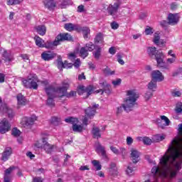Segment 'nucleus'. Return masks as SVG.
I'll return each instance as SVG.
<instances>
[{
    "mask_svg": "<svg viewBox=\"0 0 182 182\" xmlns=\"http://www.w3.org/2000/svg\"><path fill=\"white\" fill-rule=\"evenodd\" d=\"M159 166H154L151 173L155 177H166L168 180L176 178L182 168V124L178 125V136L172 139L167 151L160 159Z\"/></svg>",
    "mask_w": 182,
    "mask_h": 182,
    "instance_id": "obj_1",
    "label": "nucleus"
},
{
    "mask_svg": "<svg viewBox=\"0 0 182 182\" xmlns=\"http://www.w3.org/2000/svg\"><path fill=\"white\" fill-rule=\"evenodd\" d=\"M126 97L121 106L117 107V114H122L123 109L127 113L133 111L134 106H137V99H139V92L136 90H128L126 91Z\"/></svg>",
    "mask_w": 182,
    "mask_h": 182,
    "instance_id": "obj_2",
    "label": "nucleus"
},
{
    "mask_svg": "<svg viewBox=\"0 0 182 182\" xmlns=\"http://www.w3.org/2000/svg\"><path fill=\"white\" fill-rule=\"evenodd\" d=\"M38 76L36 74H30L27 79H22L23 86L26 89H34L36 90L38 89Z\"/></svg>",
    "mask_w": 182,
    "mask_h": 182,
    "instance_id": "obj_3",
    "label": "nucleus"
},
{
    "mask_svg": "<svg viewBox=\"0 0 182 182\" xmlns=\"http://www.w3.org/2000/svg\"><path fill=\"white\" fill-rule=\"evenodd\" d=\"M154 56L156 60L157 68H159L161 70H170V66L166 65V63H164V54H163V52L157 51Z\"/></svg>",
    "mask_w": 182,
    "mask_h": 182,
    "instance_id": "obj_4",
    "label": "nucleus"
},
{
    "mask_svg": "<svg viewBox=\"0 0 182 182\" xmlns=\"http://www.w3.org/2000/svg\"><path fill=\"white\" fill-rule=\"evenodd\" d=\"M36 120H38V117L35 115L23 117L21 118L20 124L25 129H32V126L35 124Z\"/></svg>",
    "mask_w": 182,
    "mask_h": 182,
    "instance_id": "obj_5",
    "label": "nucleus"
},
{
    "mask_svg": "<svg viewBox=\"0 0 182 182\" xmlns=\"http://www.w3.org/2000/svg\"><path fill=\"white\" fill-rule=\"evenodd\" d=\"M99 107V105L94 104L92 107H88L85 109V116L82 119V124L87 126L88 124L87 120L88 119H92L93 116L96 114V109Z\"/></svg>",
    "mask_w": 182,
    "mask_h": 182,
    "instance_id": "obj_6",
    "label": "nucleus"
},
{
    "mask_svg": "<svg viewBox=\"0 0 182 182\" xmlns=\"http://www.w3.org/2000/svg\"><path fill=\"white\" fill-rule=\"evenodd\" d=\"M66 123H71L73 124V131L76 133H82V131L85 130L83 125L77 124V119L73 117H68L65 119Z\"/></svg>",
    "mask_w": 182,
    "mask_h": 182,
    "instance_id": "obj_7",
    "label": "nucleus"
},
{
    "mask_svg": "<svg viewBox=\"0 0 182 182\" xmlns=\"http://www.w3.org/2000/svg\"><path fill=\"white\" fill-rule=\"evenodd\" d=\"M46 92L48 96V99L47 100V105H48V106H54L55 101L53 99L56 97V95H55V88L52 86L46 87Z\"/></svg>",
    "mask_w": 182,
    "mask_h": 182,
    "instance_id": "obj_8",
    "label": "nucleus"
},
{
    "mask_svg": "<svg viewBox=\"0 0 182 182\" xmlns=\"http://www.w3.org/2000/svg\"><path fill=\"white\" fill-rule=\"evenodd\" d=\"M11 130V123L6 119H3L0 121V133L1 134H5V133H8Z\"/></svg>",
    "mask_w": 182,
    "mask_h": 182,
    "instance_id": "obj_9",
    "label": "nucleus"
},
{
    "mask_svg": "<svg viewBox=\"0 0 182 182\" xmlns=\"http://www.w3.org/2000/svg\"><path fill=\"white\" fill-rule=\"evenodd\" d=\"M168 25L174 26L180 22V15L178 14H171L170 13L167 17Z\"/></svg>",
    "mask_w": 182,
    "mask_h": 182,
    "instance_id": "obj_10",
    "label": "nucleus"
},
{
    "mask_svg": "<svg viewBox=\"0 0 182 182\" xmlns=\"http://www.w3.org/2000/svg\"><path fill=\"white\" fill-rule=\"evenodd\" d=\"M45 9L48 11H55L58 5V0H43Z\"/></svg>",
    "mask_w": 182,
    "mask_h": 182,
    "instance_id": "obj_11",
    "label": "nucleus"
},
{
    "mask_svg": "<svg viewBox=\"0 0 182 182\" xmlns=\"http://www.w3.org/2000/svg\"><path fill=\"white\" fill-rule=\"evenodd\" d=\"M119 8H120V3L115 2L113 4H109L107 7V11L111 16H116L117 15V11H119Z\"/></svg>",
    "mask_w": 182,
    "mask_h": 182,
    "instance_id": "obj_12",
    "label": "nucleus"
},
{
    "mask_svg": "<svg viewBox=\"0 0 182 182\" xmlns=\"http://www.w3.org/2000/svg\"><path fill=\"white\" fill-rule=\"evenodd\" d=\"M0 52L1 53L2 59L6 63L14 60V55H12L10 51L5 50V48H1Z\"/></svg>",
    "mask_w": 182,
    "mask_h": 182,
    "instance_id": "obj_13",
    "label": "nucleus"
},
{
    "mask_svg": "<svg viewBox=\"0 0 182 182\" xmlns=\"http://www.w3.org/2000/svg\"><path fill=\"white\" fill-rule=\"evenodd\" d=\"M93 92H95V88H93V86H81L78 90V95H85V93H86L87 96L88 97L90 96Z\"/></svg>",
    "mask_w": 182,
    "mask_h": 182,
    "instance_id": "obj_14",
    "label": "nucleus"
},
{
    "mask_svg": "<svg viewBox=\"0 0 182 182\" xmlns=\"http://www.w3.org/2000/svg\"><path fill=\"white\" fill-rule=\"evenodd\" d=\"M151 76L152 80H155L156 82H163V80H164V75H163V73L159 70L152 71Z\"/></svg>",
    "mask_w": 182,
    "mask_h": 182,
    "instance_id": "obj_15",
    "label": "nucleus"
},
{
    "mask_svg": "<svg viewBox=\"0 0 182 182\" xmlns=\"http://www.w3.org/2000/svg\"><path fill=\"white\" fill-rule=\"evenodd\" d=\"M55 58H56V53L53 51L46 50L41 54V58L46 61L52 60Z\"/></svg>",
    "mask_w": 182,
    "mask_h": 182,
    "instance_id": "obj_16",
    "label": "nucleus"
},
{
    "mask_svg": "<svg viewBox=\"0 0 182 182\" xmlns=\"http://www.w3.org/2000/svg\"><path fill=\"white\" fill-rule=\"evenodd\" d=\"M95 151L97 153H101V156L104 160H107V154H106V148L100 144V142L96 143Z\"/></svg>",
    "mask_w": 182,
    "mask_h": 182,
    "instance_id": "obj_17",
    "label": "nucleus"
},
{
    "mask_svg": "<svg viewBox=\"0 0 182 182\" xmlns=\"http://www.w3.org/2000/svg\"><path fill=\"white\" fill-rule=\"evenodd\" d=\"M55 38L57 39V42H58V45H60V42H63L65 41H72V36L68 33H63L58 34Z\"/></svg>",
    "mask_w": 182,
    "mask_h": 182,
    "instance_id": "obj_18",
    "label": "nucleus"
},
{
    "mask_svg": "<svg viewBox=\"0 0 182 182\" xmlns=\"http://www.w3.org/2000/svg\"><path fill=\"white\" fill-rule=\"evenodd\" d=\"M16 167L15 166H10L4 171V182H11L12 181V176H11V174H12V172L14 170H15Z\"/></svg>",
    "mask_w": 182,
    "mask_h": 182,
    "instance_id": "obj_19",
    "label": "nucleus"
},
{
    "mask_svg": "<svg viewBox=\"0 0 182 182\" xmlns=\"http://www.w3.org/2000/svg\"><path fill=\"white\" fill-rule=\"evenodd\" d=\"M100 86L102 87V89H100L97 91H95V93H102L103 95V92L107 93V95H110V85L107 84L106 81H104L100 83Z\"/></svg>",
    "mask_w": 182,
    "mask_h": 182,
    "instance_id": "obj_20",
    "label": "nucleus"
},
{
    "mask_svg": "<svg viewBox=\"0 0 182 182\" xmlns=\"http://www.w3.org/2000/svg\"><path fill=\"white\" fill-rule=\"evenodd\" d=\"M131 159L132 162L136 164L140 161V152L135 149H131Z\"/></svg>",
    "mask_w": 182,
    "mask_h": 182,
    "instance_id": "obj_21",
    "label": "nucleus"
},
{
    "mask_svg": "<svg viewBox=\"0 0 182 182\" xmlns=\"http://www.w3.org/2000/svg\"><path fill=\"white\" fill-rule=\"evenodd\" d=\"M43 149L45 150V151L48 154H50V153L53 151V149H55V146L48 143V141H46V139L45 138L43 139Z\"/></svg>",
    "mask_w": 182,
    "mask_h": 182,
    "instance_id": "obj_22",
    "label": "nucleus"
},
{
    "mask_svg": "<svg viewBox=\"0 0 182 182\" xmlns=\"http://www.w3.org/2000/svg\"><path fill=\"white\" fill-rule=\"evenodd\" d=\"M67 89L63 87H58L57 89L54 88V95L56 97H63L66 95Z\"/></svg>",
    "mask_w": 182,
    "mask_h": 182,
    "instance_id": "obj_23",
    "label": "nucleus"
},
{
    "mask_svg": "<svg viewBox=\"0 0 182 182\" xmlns=\"http://www.w3.org/2000/svg\"><path fill=\"white\" fill-rule=\"evenodd\" d=\"M65 29L68 31V32H72V31H79L80 28H79V25L73 24L72 23H65L64 26Z\"/></svg>",
    "mask_w": 182,
    "mask_h": 182,
    "instance_id": "obj_24",
    "label": "nucleus"
},
{
    "mask_svg": "<svg viewBox=\"0 0 182 182\" xmlns=\"http://www.w3.org/2000/svg\"><path fill=\"white\" fill-rule=\"evenodd\" d=\"M80 30H77V32H82L84 36V39L87 41L89 39V35H90V28L89 27H81L79 26Z\"/></svg>",
    "mask_w": 182,
    "mask_h": 182,
    "instance_id": "obj_25",
    "label": "nucleus"
},
{
    "mask_svg": "<svg viewBox=\"0 0 182 182\" xmlns=\"http://www.w3.org/2000/svg\"><path fill=\"white\" fill-rule=\"evenodd\" d=\"M0 110H2L5 113H7L9 119H12L14 116H15V114L14 113V111L12 109H9L8 106L6 105H3L0 107Z\"/></svg>",
    "mask_w": 182,
    "mask_h": 182,
    "instance_id": "obj_26",
    "label": "nucleus"
},
{
    "mask_svg": "<svg viewBox=\"0 0 182 182\" xmlns=\"http://www.w3.org/2000/svg\"><path fill=\"white\" fill-rule=\"evenodd\" d=\"M59 45V43L58 42L57 38H55L54 41H48L46 43H44V48H46V49H53L55 46H58Z\"/></svg>",
    "mask_w": 182,
    "mask_h": 182,
    "instance_id": "obj_27",
    "label": "nucleus"
},
{
    "mask_svg": "<svg viewBox=\"0 0 182 182\" xmlns=\"http://www.w3.org/2000/svg\"><path fill=\"white\" fill-rule=\"evenodd\" d=\"M109 172L110 176H113V177L118 176L119 171H117V167H116V164L112 163L109 165Z\"/></svg>",
    "mask_w": 182,
    "mask_h": 182,
    "instance_id": "obj_28",
    "label": "nucleus"
},
{
    "mask_svg": "<svg viewBox=\"0 0 182 182\" xmlns=\"http://www.w3.org/2000/svg\"><path fill=\"white\" fill-rule=\"evenodd\" d=\"M16 97L18 106H26L28 103L26 98L22 94H18Z\"/></svg>",
    "mask_w": 182,
    "mask_h": 182,
    "instance_id": "obj_29",
    "label": "nucleus"
},
{
    "mask_svg": "<svg viewBox=\"0 0 182 182\" xmlns=\"http://www.w3.org/2000/svg\"><path fill=\"white\" fill-rule=\"evenodd\" d=\"M35 30L41 36H43L46 34V26L43 25L36 26Z\"/></svg>",
    "mask_w": 182,
    "mask_h": 182,
    "instance_id": "obj_30",
    "label": "nucleus"
},
{
    "mask_svg": "<svg viewBox=\"0 0 182 182\" xmlns=\"http://www.w3.org/2000/svg\"><path fill=\"white\" fill-rule=\"evenodd\" d=\"M94 49L95 50L92 53L93 56L95 59L99 60V59H100V56H102V48L99 46H96V47Z\"/></svg>",
    "mask_w": 182,
    "mask_h": 182,
    "instance_id": "obj_31",
    "label": "nucleus"
},
{
    "mask_svg": "<svg viewBox=\"0 0 182 182\" xmlns=\"http://www.w3.org/2000/svg\"><path fill=\"white\" fill-rule=\"evenodd\" d=\"M11 154L12 149L11 148H7L3 153L1 160H3V161H6Z\"/></svg>",
    "mask_w": 182,
    "mask_h": 182,
    "instance_id": "obj_32",
    "label": "nucleus"
},
{
    "mask_svg": "<svg viewBox=\"0 0 182 182\" xmlns=\"http://www.w3.org/2000/svg\"><path fill=\"white\" fill-rule=\"evenodd\" d=\"M34 41H35L36 46H38V48H44L45 41H43V39L41 38V37L35 36Z\"/></svg>",
    "mask_w": 182,
    "mask_h": 182,
    "instance_id": "obj_33",
    "label": "nucleus"
},
{
    "mask_svg": "<svg viewBox=\"0 0 182 182\" xmlns=\"http://www.w3.org/2000/svg\"><path fill=\"white\" fill-rule=\"evenodd\" d=\"M92 134L94 139H100V137H102V134H100V129L97 127L92 128Z\"/></svg>",
    "mask_w": 182,
    "mask_h": 182,
    "instance_id": "obj_34",
    "label": "nucleus"
},
{
    "mask_svg": "<svg viewBox=\"0 0 182 182\" xmlns=\"http://www.w3.org/2000/svg\"><path fill=\"white\" fill-rule=\"evenodd\" d=\"M148 88L153 92H156V90L157 89V81L151 80L148 84Z\"/></svg>",
    "mask_w": 182,
    "mask_h": 182,
    "instance_id": "obj_35",
    "label": "nucleus"
},
{
    "mask_svg": "<svg viewBox=\"0 0 182 182\" xmlns=\"http://www.w3.org/2000/svg\"><path fill=\"white\" fill-rule=\"evenodd\" d=\"M80 56L85 59V58H87L89 56V52L86 49V47H82L80 49Z\"/></svg>",
    "mask_w": 182,
    "mask_h": 182,
    "instance_id": "obj_36",
    "label": "nucleus"
},
{
    "mask_svg": "<svg viewBox=\"0 0 182 182\" xmlns=\"http://www.w3.org/2000/svg\"><path fill=\"white\" fill-rule=\"evenodd\" d=\"M135 170H136V168L133 167V164H129V165L127 168L126 173L128 176H133V174H134Z\"/></svg>",
    "mask_w": 182,
    "mask_h": 182,
    "instance_id": "obj_37",
    "label": "nucleus"
},
{
    "mask_svg": "<svg viewBox=\"0 0 182 182\" xmlns=\"http://www.w3.org/2000/svg\"><path fill=\"white\" fill-rule=\"evenodd\" d=\"M97 46H95V44H93V43L92 42H89L88 43L85 44V46L84 48H85V49L88 51V52H93V50H95V48H96Z\"/></svg>",
    "mask_w": 182,
    "mask_h": 182,
    "instance_id": "obj_38",
    "label": "nucleus"
},
{
    "mask_svg": "<svg viewBox=\"0 0 182 182\" xmlns=\"http://www.w3.org/2000/svg\"><path fill=\"white\" fill-rule=\"evenodd\" d=\"M60 122L61 119L58 117H53L50 119V123L51 124H53V126H59V124H60Z\"/></svg>",
    "mask_w": 182,
    "mask_h": 182,
    "instance_id": "obj_39",
    "label": "nucleus"
},
{
    "mask_svg": "<svg viewBox=\"0 0 182 182\" xmlns=\"http://www.w3.org/2000/svg\"><path fill=\"white\" fill-rule=\"evenodd\" d=\"M157 52H159V50L156 49V47L148 48L147 53L151 57L156 56Z\"/></svg>",
    "mask_w": 182,
    "mask_h": 182,
    "instance_id": "obj_40",
    "label": "nucleus"
},
{
    "mask_svg": "<svg viewBox=\"0 0 182 182\" xmlns=\"http://www.w3.org/2000/svg\"><path fill=\"white\" fill-rule=\"evenodd\" d=\"M102 72L104 75H105V76H112V75H114L115 73V71H112V70L109 68V67H107L106 68L103 69Z\"/></svg>",
    "mask_w": 182,
    "mask_h": 182,
    "instance_id": "obj_41",
    "label": "nucleus"
},
{
    "mask_svg": "<svg viewBox=\"0 0 182 182\" xmlns=\"http://www.w3.org/2000/svg\"><path fill=\"white\" fill-rule=\"evenodd\" d=\"M95 43H103V35L102 33H98L95 38Z\"/></svg>",
    "mask_w": 182,
    "mask_h": 182,
    "instance_id": "obj_42",
    "label": "nucleus"
},
{
    "mask_svg": "<svg viewBox=\"0 0 182 182\" xmlns=\"http://www.w3.org/2000/svg\"><path fill=\"white\" fill-rule=\"evenodd\" d=\"M67 6H69V1L68 0H63L58 5V8H60V9H65L67 8Z\"/></svg>",
    "mask_w": 182,
    "mask_h": 182,
    "instance_id": "obj_43",
    "label": "nucleus"
},
{
    "mask_svg": "<svg viewBox=\"0 0 182 182\" xmlns=\"http://www.w3.org/2000/svg\"><path fill=\"white\" fill-rule=\"evenodd\" d=\"M160 117H161V120H162L165 122V124H164V127H166V126H170L171 122H170V119L167 117H166L164 115H161Z\"/></svg>",
    "mask_w": 182,
    "mask_h": 182,
    "instance_id": "obj_44",
    "label": "nucleus"
},
{
    "mask_svg": "<svg viewBox=\"0 0 182 182\" xmlns=\"http://www.w3.org/2000/svg\"><path fill=\"white\" fill-rule=\"evenodd\" d=\"M23 0H7L8 5H19Z\"/></svg>",
    "mask_w": 182,
    "mask_h": 182,
    "instance_id": "obj_45",
    "label": "nucleus"
},
{
    "mask_svg": "<svg viewBox=\"0 0 182 182\" xmlns=\"http://www.w3.org/2000/svg\"><path fill=\"white\" fill-rule=\"evenodd\" d=\"M92 165L95 167L97 171L102 170V165H100V162L97 160H93L92 161Z\"/></svg>",
    "mask_w": 182,
    "mask_h": 182,
    "instance_id": "obj_46",
    "label": "nucleus"
},
{
    "mask_svg": "<svg viewBox=\"0 0 182 182\" xmlns=\"http://www.w3.org/2000/svg\"><path fill=\"white\" fill-rule=\"evenodd\" d=\"M176 62H177V57L168 58L166 59V65L168 66V65H173V63H175Z\"/></svg>",
    "mask_w": 182,
    "mask_h": 182,
    "instance_id": "obj_47",
    "label": "nucleus"
},
{
    "mask_svg": "<svg viewBox=\"0 0 182 182\" xmlns=\"http://www.w3.org/2000/svg\"><path fill=\"white\" fill-rule=\"evenodd\" d=\"M58 68L60 70L63 69L64 68H68V65L66 64V61L65 63L62 62V60H58L57 63Z\"/></svg>",
    "mask_w": 182,
    "mask_h": 182,
    "instance_id": "obj_48",
    "label": "nucleus"
},
{
    "mask_svg": "<svg viewBox=\"0 0 182 182\" xmlns=\"http://www.w3.org/2000/svg\"><path fill=\"white\" fill-rule=\"evenodd\" d=\"M11 134L14 137H19L21 136V131L17 128H14L11 131Z\"/></svg>",
    "mask_w": 182,
    "mask_h": 182,
    "instance_id": "obj_49",
    "label": "nucleus"
},
{
    "mask_svg": "<svg viewBox=\"0 0 182 182\" xmlns=\"http://www.w3.org/2000/svg\"><path fill=\"white\" fill-rule=\"evenodd\" d=\"M154 43L155 45H159L160 43V34H159V33H154Z\"/></svg>",
    "mask_w": 182,
    "mask_h": 182,
    "instance_id": "obj_50",
    "label": "nucleus"
},
{
    "mask_svg": "<svg viewBox=\"0 0 182 182\" xmlns=\"http://www.w3.org/2000/svg\"><path fill=\"white\" fill-rule=\"evenodd\" d=\"M154 33V30H153V28L150 26H146V28H145L146 35H153Z\"/></svg>",
    "mask_w": 182,
    "mask_h": 182,
    "instance_id": "obj_51",
    "label": "nucleus"
},
{
    "mask_svg": "<svg viewBox=\"0 0 182 182\" xmlns=\"http://www.w3.org/2000/svg\"><path fill=\"white\" fill-rule=\"evenodd\" d=\"M145 100L147 102L153 97V93L151 92H146L144 95Z\"/></svg>",
    "mask_w": 182,
    "mask_h": 182,
    "instance_id": "obj_52",
    "label": "nucleus"
},
{
    "mask_svg": "<svg viewBox=\"0 0 182 182\" xmlns=\"http://www.w3.org/2000/svg\"><path fill=\"white\" fill-rule=\"evenodd\" d=\"M122 58H123V56L122 55V54H120V53L117 54V59L118 63H119L120 65H124V60H123L122 59Z\"/></svg>",
    "mask_w": 182,
    "mask_h": 182,
    "instance_id": "obj_53",
    "label": "nucleus"
},
{
    "mask_svg": "<svg viewBox=\"0 0 182 182\" xmlns=\"http://www.w3.org/2000/svg\"><path fill=\"white\" fill-rule=\"evenodd\" d=\"M181 73H182V67H179L173 73V76H178V75H181Z\"/></svg>",
    "mask_w": 182,
    "mask_h": 182,
    "instance_id": "obj_54",
    "label": "nucleus"
},
{
    "mask_svg": "<svg viewBox=\"0 0 182 182\" xmlns=\"http://www.w3.org/2000/svg\"><path fill=\"white\" fill-rule=\"evenodd\" d=\"M143 143L144 144L150 145L151 144V143H153V141H151V139H150V138L144 136Z\"/></svg>",
    "mask_w": 182,
    "mask_h": 182,
    "instance_id": "obj_55",
    "label": "nucleus"
},
{
    "mask_svg": "<svg viewBox=\"0 0 182 182\" xmlns=\"http://www.w3.org/2000/svg\"><path fill=\"white\" fill-rule=\"evenodd\" d=\"M171 95H172L173 97H180V96H181V92L177 91V90H173L171 92Z\"/></svg>",
    "mask_w": 182,
    "mask_h": 182,
    "instance_id": "obj_56",
    "label": "nucleus"
},
{
    "mask_svg": "<svg viewBox=\"0 0 182 182\" xmlns=\"http://www.w3.org/2000/svg\"><path fill=\"white\" fill-rule=\"evenodd\" d=\"M170 8H171V11H176V9H177L178 8V4H177L176 2H173L171 4Z\"/></svg>",
    "mask_w": 182,
    "mask_h": 182,
    "instance_id": "obj_57",
    "label": "nucleus"
},
{
    "mask_svg": "<svg viewBox=\"0 0 182 182\" xmlns=\"http://www.w3.org/2000/svg\"><path fill=\"white\" fill-rule=\"evenodd\" d=\"M175 110H176V113H181V112H182V104L181 103L178 104L176 107Z\"/></svg>",
    "mask_w": 182,
    "mask_h": 182,
    "instance_id": "obj_58",
    "label": "nucleus"
},
{
    "mask_svg": "<svg viewBox=\"0 0 182 182\" xmlns=\"http://www.w3.org/2000/svg\"><path fill=\"white\" fill-rule=\"evenodd\" d=\"M73 65L75 66L76 69L79 68L80 67V59L77 58V60H75Z\"/></svg>",
    "mask_w": 182,
    "mask_h": 182,
    "instance_id": "obj_59",
    "label": "nucleus"
},
{
    "mask_svg": "<svg viewBox=\"0 0 182 182\" xmlns=\"http://www.w3.org/2000/svg\"><path fill=\"white\" fill-rule=\"evenodd\" d=\"M121 83H122V79L120 78H118L112 81V85H114V86H119L120 85Z\"/></svg>",
    "mask_w": 182,
    "mask_h": 182,
    "instance_id": "obj_60",
    "label": "nucleus"
},
{
    "mask_svg": "<svg viewBox=\"0 0 182 182\" xmlns=\"http://www.w3.org/2000/svg\"><path fill=\"white\" fill-rule=\"evenodd\" d=\"M161 119H156V123L158 124L159 127H161V129H164V124H161Z\"/></svg>",
    "mask_w": 182,
    "mask_h": 182,
    "instance_id": "obj_61",
    "label": "nucleus"
},
{
    "mask_svg": "<svg viewBox=\"0 0 182 182\" xmlns=\"http://www.w3.org/2000/svg\"><path fill=\"white\" fill-rule=\"evenodd\" d=\"M133 138H132L131 136H127V146H132V144H133Z\"/></svg>",
    "mask_w": 182,
    "mask_h": 182,
    "instance_id": "obj_62",
    "label": "nucleus"
},
{
    "mask_svg": "<svg viewBox=\"0 0 182 182\" xmlns=\"http://www.w3.org/2000/svg\"><path fill=\"white\" fill-rule=\"evenodd\" d=\"M139 18V19H146L147 18V13L146 12L140 13Z\"/></svg>",
    "mask_w": 182,
    "mask_h": 182,
    "instance_id": "obj_63",
    "label": "nucleus"
},
{
    "mask_svg": "<svg viewBox=\"0 0 182 182\" xmlns=\"http://www.w3.org/2000/svg\"><path fill=\"white\" fill-rule=\"evenodd\" d=\"M33 182H43V178L41 177H34L33 178Z\"/></svg>",
    "mask_w": 182,
    "mask_h": 182,
    "instance_id": "obj_64",
    "label": "nucleus"
}]
</instances>
